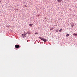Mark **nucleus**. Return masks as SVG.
Segmentation results:
<instances>
[{
	"label": "nucleus",
	"mask_w": 77,
	"mask_h": 77,
	"mask_svg": "<svg viewBox=\"0 0 77 77\" xmlns=\"http://www.w3.org/2000/svg\"><path fill=\"white\" fill-rule=\"evenodd\" d=\"M15 48L17 49H18L20 48V46L18 45H15Z\"/></svg>",
	"instance_id": "obj_2"
},
{
	"label": "nucleus",
	"mask_w": 77,
	"mask_h": 77,
	"mask_svg": "<svg viewBox=\"0 0 77 77\" xmlns=\"http://www.w3.org/2000/svg\"><path fill=\"white\" fill-rule=\"evenodd\" d=\"M7 27H9L8 26H7Z\"/></svg>",
	"instance_id": "obj_14"
},
{
	"label": "nucleus",
	"mask_w": 77,
	"mask_h": 77,
	"mask_svg": "<svg viewBox=\"0 0 77 77\" xmlns=\"http://www.w3.org/2000/svg\"><path fill=\"white\" fill-rule=\"evenodd\" d=\"M1 2V1L0 0V2Z\"/></svg>",
	"instance_id": "obj_15"
},
{
	"label": "nucleus",
	"mask_w": 77,
	"mask_h": 77,
	"mask_svg": "<svg viewBox=\"0 0 77 77\" xmlns=\"http://www.w3.org/2000/svg\"><path fill=\"white\" fill-rule=\"evenodd\" d=\"M57 1H58V2H63V1L62 0H57Z\"/></svg>",
	"instance_id": "obj_3"
},
{
	"label": "nucleus",
	"mask_w": 77,
	"mask_h": 77,
	"mask_svg": "<svg viewBox=\"0 0 77 77\" xmlns=\"http://www.w3.org/2000/svg\"><path fill=\"white\" fill-rule=\"evenodd\" d=\"M54 29H53V28H51V29H50V31H51L52 30Z\"/></svg>",
	"instance_id": "obj_9"
},
{
	"label": "nucleus",
	"mask_w": 77,
	"mask_h": 77,
	"mask_svg": "<svg viewBox=\"0 0 77 77\" xmlns=\"http://www.w3.org/2000/svg\"><path fill=\"white\" fill-rule=\"evenodd\" d=\"M22 36L23 37H25V36H26L24 34H22Z\"/></svg>",
	"instance_id": "obj_5"
},
{
	"label": "nucleus",
	"mask_w": 77,
	"mask_h": 77,
	"mask_svg": "<svg viewBox=\"0 0 77 77\" xmlns=\"http://www.w3.org/2000/svg\"><path fill=\"white\" fill-rule=\"evenodd\" d=\"M55 31L56 32H58V29H57Z\"/></svg>",
	"instance_id": "obj_10"
},
{
	"label": "nucleus",
	"mask_w": 77,
	"mask_h": 77,
	"mask_svg": "<svg viewBox=\"0 0 77 77\" xmlns=\"http://www.w3.org/2000/svg\"><path fill=\"white\" fill-rule=\"evenodd\" d=\"M39 38L40 39L42 40V41H43L44 42H46L48 41V40H46L45 38H42L41 37H39Z\"/></svg>",
	"instance_id": "obj_1"
},
{
	"label": "nucleus",
	"mask_w": 77,
	"mask_h": 77,
	"mask_svg": "<svg viewBox=\"0 0 77 77\" xmlns=\"http://www.w3.org/2000/svg\"><path fill=\"white\" fill-rule=\"evenodd\" d=\"M35 35H37V34H38V33H37V32H35Z\"/></svg>",
	"instance_id": "obj_12"
},
{
	"label": "nucleus",
	"mask_w": 77,
	"mask_h": 77,
	"mask_svg": "<svg viewBox=\"0 0 77 77\" xmlns=\"http://www.w3.org/2000/svg\"><path fill=\"white\" fill-rule=\"evenodd\" d=\"M32 25H33V24H30L29 25V26L32 27Z\"/></svg>",
	"instance_id": "obj_6"
},
{
	"label": "nucleus",
	"mask_w": 77,
	"mask_h": 77,
	"mask_svg": "<svg viewBox=\"0 0 77 77\" xmlns=\"http://www.w3.org/2000/svg\"><path fill=\"white\" fill-rule=\"evenodd\" d=\"M62 31V29H60L59 30V32H61Z\"/></svg>",
	"instance_id": "obj_7"
},
{
	"label": "nucleus",
	"mask_w": 77,
	"mask_h": 77,
	"mask_svg": "<svg viewBox=\"0 0 77 77\" xmlns=\"http://www.w3.org/2000/svg\"><path fill=\"white\" fill-rule=\"evenodd\" d=\"M69 36V35L68 34H67L66 35V37H68Z\"/></svg>",
	"instance_id": "obj_8"
},
{
	"label": "nucleus",
	"mask_w": 77,
	"mask_h": 77,
	"mask_svg": "<svg viewBox=\"0 0 77 77\" xmlns=\"http://www.w3.org/2000/svg\"><path fill=\"white\" fill-rule=\"evenodd\" d=\"M73 35L75 36V37H77V34L74 33V34H73Z\"/></svg>",
	"instance_id": "obj_4"
},
{
	"label": "nucleus",
	"mask_w": 77,
	"mask_h": 77,
	"mask_svg": "<svg viewBox=\"0 0 77 77\" xmlns=\"http://www.w3.org/2000/svg\"><path fill=\"white\" fill-rule=\"evenodd\" d=\"M74 26H72V27H73Z\"/></svg>",
	"instance_id": "obj_13"
},
{
	"label": "nucleus",
	"mask_w": 77,
	"mask_h": 77,
	"mask_svg": "<svg viewBox=\"0 0 77 77\" xmlns=\"http://www.w3.org/2000/svg\"><path fill=\"white\" fill-rule=\"evenodd\" d=\"M24 7H25V8H26L27 7V6L26 5H24Z\"/></svg>",
	"instance_id": "obj_11"
}]
</instances>
